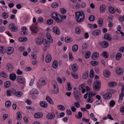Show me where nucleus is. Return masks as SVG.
I'll return each mask as SVG.
<instances>
[{
    "instance_id": "nucleus-46",
    "label": "nucleus",
    "mask_w": 124,
    "mask_h": 124,
    "mask_svg": "<svg viewBox=\"0 0 124 124\" xmlns=\"http://www.w3.org/2000/svg\"><path fill=\"white\" fill-rule=\"evenodd\" d=\"M5 52V50L4 47L1 46H0V53L4 54Z\"/></svg>"
},
{
    "instance_id": "nucleus-47",
    "label": "nucleus",
    "mask_w": 124,
    "mask_h": 124,
    "mask_svg": "<svg viewBox=\"0 0 124 124\" xmlns=\"http://www.w3.org/2000/svg\"><path fill=\"white\" fill-rule=\"evenodd\" d=\"M10 85V83L9 81H7L4 84V85L6 88L8 87Z\"/></svg>"
},
{
    "instance_id": "nucleus-2",
    "label": "nucleus",
    "mask_w": 124,
    "mask_h": 124,
    "mask_svg": "<svg viewBox=\"0 0 124 124\" xmlns=\"http://www.w3.org/2000/svg\"><path fill=\"white\" fill-rule=\"evenodd\" d=\"M76 19L78 22H82L85 18V16L82 12L78 11L75 13Z\"/></svg>"
},
{
    "instance_id": "nucleus-8",
    "label": "nucleus",
    "mask_w": 124,
    "mask_h": 124,
    "mask_svg": "<svg viewBox=\"0 0 124 124\" xmlns=\"http://www.w3.org/2000/svg\"><path fill=\"white\" fill-rule=\"evenodd\" d=\"M124 96V86H122L121 88V93L119 95V102L121 103L123 97Z\"/></svg>"
},
{
    "instance_id": "nucleus-28",
    "label": "nucleus",
    "mask_w": 124,
    "mask_h": 124,
    "mask_svg": "<svg viewBox=\"0 0 124 124\" xmlns=\"http://www.w3.org/2000/svg\"><path fill=\"white\" fill-rule=\"evenodd\" d=\"M103 21L102 18H100L98 20V23L99 26L101 27L103 25Z\"/></svg>"
},
{
    "instance_id": "nucleus-33",
    "label": "nucleus",
    "mask_w": 124,
    "mask_h": 124,
    "mask_svg": "<svg viewBox=\"0 0 124 124\" xmlns=\"http://www.w3.org/2000/svg\"><path fill=\"white\" fill-rule=\"evenodd\" d=\"M0 75L2 77L5 78H7L8 77L7 74L4 71H2L1 72Z\"/></svg>"
},
{
    "instance_id": "nucleus-35",
    "label": "nucleus",
    "mask_w": 124,
    "mask_h": 124,
    "mask_svg": "<svg viewBox=\"0 0 124 124\" xmlns=\"http://www.w3.org/2000/svg\"><path fill=\"white\" fill-rule=\"evenodd\" d=\"M88 72L86 71L84 73L83 75V78L84 79H86L88 78Z\"/></svg>"
},
{
    "instance_id": "nucleus-10",
    "label": "nucleus",
    "mask_w": 124,
    "mask_h": 124,
    "mask_svg": "<svg viewBox=\"0 0 124 124\" xmlns=\"http://www.w3.org/2000/svg\"><path fill=\"white\" fill-rule=\"evenodd\" d=\"M101 31L98 29L95 30L92 32V34L94 36H96L99 35L101 33Z\"/></svg>"
},
{
    "instance_id": "nucleus-52",
    "label": "nucleus",
    "mask_w": 124,
    "mask_h": 124,
    "mask_svg": "<svg viewBox=\"0 0 124 124\" xmlns=\"http://www.w3.org/2000/svg\"><path fill=\"white\" fill-rule=\"evenodd\" d=\"M90 54L91 52L90 51H88L86 52L85 54V58L86 59L90 57Z\"/></svg>"
},
{
    "instance_id": "nucleus-24",
    "label": "nucleus",
    "mask_w": 124,
    "mask_h": 124,
    "mask_svg": "<svg viewBox=\"0 0 124 124\" xmlns=\"http://www.w3.org/2000/svg\"><path fill=\"white\" fill-rule=\"evenodd\" d=\"M9 78L11 80L14 81L16 78V75L14 73H11L10 75Z\"/></svg>"
},
{
    "instance_id": "nucleus-44",
    "label": "nucleus",
    "mask_w": 124,
    "mask_h": 124,
    "mask_svg": "<svg viewBox=\"0 0 124 124\" xmlns=\"http://www.w3.org/2000/svg\"><path fill=\"white\" fill-rule=\"evenodd\" d=\"M117 85L116 83L115 82H110L109 83V85L111 87H114Z\"/></svg>"
},
{
    "instance_id": "nucleus-34",
    "label": "nucleus",
    "mask_w": 124,
    "mask_h": 124,
    "mask_svg": "<svg viewBox=\"0 0 124 124\" xmlns=\"http://www.w3.org/2000/svg\"><path fill=\"white\" fill-rule=\"evenodd\" d=\"M78 45L77 44L74 45L72 46V49L74 52H76L78 50Z\"/></svg>"
},
{
    "instance_id": "nucleus-5",
    "label": "nucleus",
    "mask_w": 124,
    "mask_h": 124,
    "mask_svg": "<svg viewBox=\"0 0 124 124\" xmlns=\"http://www.w3.org/2000/svg\"><path fill=\"white\" fill-rule=\"evenodd\" d=\"M73 93L75 99L79 102L80 100V98L81 96L80 91L77 90H76Z\"/></svg>"
},
{
    "instance_id": "nucleus-11",
    "label": "nucleus",
    "mask_w": 124,
    "mask_h": 124,
    "mask_svg": "<svg viewBox=\"0 0 124 124\" xmlns=\"http://www.w3.org/2000/svg\"><path fill=\"white\" fill-rule=\"evenodd\" d=\"M99 56V53L97 52L93 53L92 56V59L93 60H96L97 59Z\"/></svg>"
},
{
    "instance_id": "nucleus-9",
    "label": "nucleus",
    "mask_w": 124,
    "mask_h": 124,
    "mask_svg": "<svg viewBox=\"0 0 124 124\" xmlns=\"http://www.w3.org/2000/svg\"><path fill=\"white\" fill-rule=\"evenodd\" d=\"M6 68L10 72L14 70L13 66L10 63H8L7 64Z\"/></svg>"
},
{
    "instance_id": "nucleus-23",
    "label": "nucleus",
    "mask_w": 124,
    "mask_h": 124,
    "mask_svg": "<svg viewBox=\"0 0 124 124\" xmlns=\"http://www.w3.org/2000/svg\"><path fill=\"white\" fill-rule=\"evenodd\" d=\"M52 59L51 56V55L48 54L46 56V61L47 62H50Z\"/></svg>"
},
{
    "instance_id": "nucleus-49",
    "label": "nucleus",
    "mask_w": 124,
    "mask_h": 124,
    "mask_svg": "<svg viewBox=\"0 0 124 124\" xmlns=\"http://www.w3.org/2000/svg\"><path fill=\"white\" fill-rule=\"evenodd\" d=\"M57 108L58 109L61 110H64L65 108L63 105H60L57 106Z\"/></svg>"
},
{
    "instance_id": "nucleus-45",
    "label": "nucleus",
    "mask_w": 124,
    "mask_h": 124,
    "mask_svg": "<svg viewBox=\"0 0 124 124\" xmlns=\"http://www.w3.org/2000/svg\"><path fill=\"white\" fill-rule=\"evenodd\" d=\"M59 15L58 14V16L55 19L57 23H60L62 21V19L61 18L59 17Z\"/></svg>"
},
{
    "instance_id": "nucleus-22",
    "label": "nucleus",
    "mask_w": 124,
    "mask_h": 124,
    "mask_svg": "<svg viewBox=\"0 0 124 124\" xmlns=\"http://www.w3.org/2000/svg\"><path fill=\"white\" fill-rule=\"evenodd\" d=\"M40 105L41 107L44 108H46L47 106V103L44 101H40Z\"/></svg>"
},
{
    "instance_id": "nucleus-26",
    "label": "nucleus",
    "mask_w": 124,
    "mask_h": 124,
    "mask_svg": "<svg viewBox=\"0 0 124 124\" xmlns=\"http://www.w3.org/2000/svg\"><path fill=\"white\" fill-rule=\"evenodd\" d=\"M43 116V114L41 113H36L34 115V117L36 118H40L42 117Z\"/></svg>"
},
{
    "instance_id": "nucleus-43",
    "label": "nucleus",
    "mask_w": 124,
    "mask_h": 124,
    "mask_svg": "<svg viewBox=\"0 0 124 124\" xmlns=\"http://www.w3.org/2000/svg\"><path fill=\"white\" fill-rule=\"evenodd\" d=\"M46 100L47 101L51 104L53 105L54 104V103L53 101L52 100L49 96H48L46 98Z\"/></svg>"
},
{
    "instance_id": "nucleus-12",
    "label": "nucleus",
    "mask_w": 124,
    "mask_h": 124,
    "mask_svg": "<svg viewBox=\"0 0 124 124\" xmlns=\"http://www.w3.org/2000/svg\"><path fill=\"white\" fill-rule=\"evenodd\" d=\"M55 115L53 113H49L46 116V118L48 119L52 120L54 118Z\"/></svg>"
},
{
    "instance_id": "nucleus-42",
    "label": "nucleus",
    "mask_w": 124,
    "mask_h": 124,
    "mask_svg": "<svg viewBox=\"0 0 124 124\" xmlns=\"http://www.w3.org/2000/svg\"><path fill=\"white\" fill-rule=\"evenodd\" d=\"M59 5L57 2H55L53 3L51 5V7L53 8H55L59 7Z\"/></svg>"
},
{
    "instance_id": "nucleus-56",
    "label": "nucleus",
    "mask_w": 124,
    "mask_h": 124,
    "mask_svg": "<svg viewBox=\"0 0 124 124\" xmlns=\"http://www.w3.org/2000/svg\"><path fill=\"white\" fill-rule=\"evenodd\" d=\"M69 58L70 60L71 61H72L74 59L71 52H69Z\"/></svg>"
},
{
    "instance_id": "nucleus-37",
    "label": "nucleus",
    "mask_w": 124,
    "mask_h": 124,
    "mask_svg": "<svg viewBox=\"0 0 124 124\" xmlns=\"http://www.w3.org/2000/svg\"><path fill=\"white\" fill-rule=\"evenodd\" d=\"M58 14L57 12H53L51 14L52 17L55 19L58 16Z\"/></svg>"
},
{
    "instance_id": "nucleus-30",
    "label": "nucleus",
    "mask_w": 124,
    "mask_h": 124,
    "mask_svg": "<svg viewBox=\"0 0 124 124\" xmlns=\"http://www.w3.org/2000/svg\"><path fill=\"white\" fill-rule=\"evenodd\" d=\"M2 17L4 19H7L8 16V13L6 12H3L2 15Z\"/></svg>"
},
{
    "instance_id": "nucleus-60",
    "label": "nucleus",
    "mask_w": 124,
    "mask_h": 124,
    "mask_svg": "<svg viewBox=\"0 0 124 124\" xmlns=\"http://www.w3.org/2000/svg\"><path fill=\"white\" fill-rule=\"evenodd\" d=\"M31 56L34 59H36L37 57L35 53L34 52H32L31 54Z\"/></svg>"
},
{
    "instance_id": "nucleus-53",
    "label": "nucleus",
    "mask_w": 124,
    "mask_h": 124,
    "mask_svg": "<svg viewBox=\"0 0 124 124\" xmlns=\"http://www.w3.org/2000/svg\"><path fill=\"white\" fill-rule=\"evenodd\" d=\"M75 32L78 34H79L80 33L81 31L79 29V28L78 27H76L75 29Z\"/></svg>"
},
{
    "instance_id": "nucleus-61",
    "label": "nucleus",
    "mask_w": 124,
    "mask_h": 124,
    "mask_svg": "<svg viewBox=\"0 0 124 124\" xmlns=\"http://www.w3.org/2000/svg\"><path fill=\"white\" fill-rule=\"evenodd\" d=\"M96 94V93L95 92L91 91L89 93L88 97L93 96Z\"/></svg>"
},
{
    "instance_id": "nucleus-32",
    "label": "nucleus",
    "mask_w": 124,
    "mask_h": 124,
    "mask_svg": "<svg viewBox=\"0 0 124 124\" xmlns=\"http://www.w3.org/2000/svg\"><path fill=\"white\" fill-rule=\"evenodd\" d=\"M27 40V38L25 37H20L18 38L19 41L21 42L25 41Z\"/></svg>"
},
{
    "instance_id": "nucleus-48",
    "label": "nucleus",
    "mask_w": 124,
    "mask_h": 124,
    "mask_svg": "<svg viewBox=\"0 0 124 124\" xmlns=\"http://www.w3.org/2000/svg\"><path fill=\"white\" fill-rule=\"evenodd\" d=\"M11 105V103L10 101H7L5 103V106L7 108L9 107Z\"/></svg>"
},
{
    "instance_id": "nucleus-4",
    "label": "nucleus",
    "mask_w": 124,
    "mask_h": 124,
    "mask_svg": "<svg viewBox=\"0 0 124 124\" xmlns=\"http://www.w3.org/2000/svg\"><path fill=\"white\" fill-rule=\"evenodd\" d=\"M101 81L99 80H96L94 82L93 89L96 91H99L100 89Z\"/></svg>"
},
{
    "instance_id": "nucleus-31",
    "label": "nucleus",
    "mask_w": 124,
    "mask_h": 124,
    "mask_svg": "<svg viewBox=\"0 0 124 124\" xmlns=\"http://www.w3.org/2000/svg\"><path fill=\"white\" fill-rule=\"evenodd\" d=\"M58 62L57 61H54L53 62L52 67L54 69H56L58 67Z\"/></svg>"
},
{
    "instance_id": "nucleus-57",
    "label": "nucleus",
    "mask_w": 124,
    "mask_h": 124,
    "mask_svg": "<svg viewBox=\"0 0 124 124\" xmlns=\"http://www.w3.org/2000/svg\"><path fill=\"white\" fill-rule=\"evenodd\" d=\"M71 73L72 76L74 78L78 79V77L77 74L76 73L73 74V72H71Z\"/></svg>"
},
{
    "instance_id": "nucleus-63",
    "label": "nucleus",
    "mask_w": 124,
    "mask_h": 124,
    "mask_svg": "<svg viewBox=\"0 0 124 124\" xmlns=\"http://www.w3.org/2000/svg\"><path fill=\"white\" fill-rule=\"evenodd\" d=\"M89 98L87 100V102H92L93 101V99L91 97H89Z\"/></svg>"
},
{
    "instance_id": "nucleus-55",
    "label": "nucleus",
    "mask_w": 124,
    "mask_h": 124,
    "mask_svg": "<svg viewBox=\"0 0 124 124\" xmlns=\"http://www.w3.org/2000/svg\"><path fill=\"white\" fill-rule=\"evenodd\" d=\"M95 19V17L93 15H91L88 18L89 20L91 21H93Z\"/></svg>"
},
{
    "instance_id": "nucleus-51",
    "label": "nucleus",
    "mask_w": 124,
    "mask_h": 124,
    "mask_svg": "<svg viewBox=\"0 0 124 124\" xmlns=\"http://www.w3.org/2000/svg\"><path fill=\"white\" fill-rule=\"evenodd\" d=\"M90 63L91 65L94 66H97L99 64L98 62L95 61H92Z\"/></svg>"
},
{
    "instance_id": "nucleus-41",
    "label": "nucleus",
    "mask_w": 124,
    "mask_h": 124,
    "mask_svg": "<svg viewBox=\"0 0 124 124\" xmlns=\"http://www.w3.org/2000/svg\"><path fill=\"white\" fill-rule=\"evenodd\" d=\"M39 93V92L37 89H33L30 92V94H38Z\"/></svg>"
},
{
    "instance_id": "nucleus-6",
    "label": "nucleus",
    "mask_w": 124,
    "mask_h": 124,
    "mask_svg": "<svg viewBox=\"0 0 124 124\" xmlns=\"http://www.w3.org/2000/svg\"><path fill=\"white\" fill-rule=\"evenodd\" d=\"M99 45L103 48L107 47L109 45L108 43L106 41H104L99 42Z\"/></svg>"
},
{
    "instance_id": "nucleus-1",
    "label": "nucleus",
    "mask_w": 124,
    "mask_h": 124,
    "mask_svg": "<svg viewBox=\"0 0 124 124\" xmlns=\"http://www.w3.org/2000/svg\"><path fill=\"white\" fill-rule=\"evenodd\" d=\"M35 40L36 44L38 45H40L43 43L44 46L43 50L44 51H46L47 48L49 46L50 44L49 42L46 40H45L43 37H37L35 38Z\"/></svg>"
},
{
    "instance_id": "nucleus-19",
    "label": "nucleus",
    "mask_w": 124,
    "mask_h": 124,
    "mask_svg": "<svg viewBox=\"0 0 124 124\" xmlns=\"http://www.w3.org/2000/svg\"><path fill=\"white\" fill-rule=\"evenodd\" d=\"M116 70V73L119 75H122L123 73V70L119 67H117Z\"/></svg>"
},
{
    "instance_id": "nucleus-27",
    "label": "nucleus",
    "mask_w": 124,
    "mask_h": 124,
    "mask_svg": "<svg viewBox=\"0 0 124 124\" xmlns=\"http://www.w3.org/2000/svg\"><path fill=\"white\" fill-rule=\"evenodd\" d=\"M106 6L104 4H103L100 6V11L101 13L104 12Z\"/></svg>"
},
{
    "instance_id": "nucleus-16",
    "label": "nucleus",
    "mask_w": 124,
    "mask_h": 124,
    "mask_svg": "<svg viewBox=\"0 0 124 124\" xmlns=\"http://www.w3.org/2000/svg\"><path fill=\"white\" fill-rule=\"evenodd\" d=\"M103 74L105 77L108 78L110 76V73L108 70H105L103 71Z\"/></svg>"
},
{
    "instance_id": "nucleus-29",
    "label": "nucleus",
    "mask_w": 124,
    "mask_h": 124,
    "mask_svg": "<svg viewBox=\"0 0 124 124\" xmlns=\"http://www.w3.org/2000/svg\"><path fill=\"white\" fill-rule=\"evenodd\" d=\"M102 55L104 57L106 58H108V54L107 52L105 51H103L102 54Z\"/></svg>"
},
{
    "instance_id": "nucleus-40",
    "label": "nucleus",
    "mask_w": 124,
    "mask_h": 124,
    "mask_svg": "<svg viewBox=\"0 0 124 124\" xmlns=\"http://www.w3.org/2000/svg\"><path fill=\"white\" fill-rule=\"evenodd\" d=\"M17 80L18 82L21 84H23L24 83V80L22 77H18Z\"/></svg>"
},
{
    "instance_id": "nucleus-13",
    "label": "nucleus",
    "mask_w": 124,
    "mask_h": 124,
    "mask_svg": "<svg viewBox=\"0 0 124 124\" xmlns=\"http://www.w3.org/2000/svg\"><path fill=\"white\" fill-rule=\"evenodd\" d=\"M11 26V31L13 32H16L17 30V28L16 26H15L14 24L11 23L9 25V27Z\"/></svg>"
},
{
    "instance_id": "nucleus-7",
    "label": "nucleus",
    "mask_w": 124,
    "mask_h": 124,
    "mask_svg": "<svg viewBox=\"0 0 124 124\" xmlns=\"http://www.w3.org/2000/svg\"><path fill=\"white\" fill-rule=\"evenodd\" d=\"M30 30L34 33H36L38 31V30L37 27L34 25H32L30 28Z\"/></svg>"
},
{
    "instance_id": "nucleus-18",
    "label": "nucleus",
    "mask_w": 124,
    "mask_h": 124,
    "mask_svg": "<svg viewBox=\"0 0 124 124\" xmlns=\"http://www.w3.org/2000/svg\"><path fill=\"white\" fill-rule=\"evenodd\" d=\"M104 38L105 39L109 41H112V38L110 37V35L108 33L105 34Z\"/></svg>"
},
{
    "instance_id": "nucleus-20",
    "label": "nucleus",
    "mask_w": 124,
    "mask_h": 124,
    "mask_svg": "<svg viewBox=\"0 0 124 124\" xmlns=\"http://www.w3.org/2000/svg\"><path fill=\"white\" fill-rule=\"evenodd\" d=\"M7 54L10 55L13 53L14 51V48L12 47H9L7 48Z\"/></svg>"
},
{
    "instance_id": "nucleus-3",
    "label": "nucleus",
    "mask_w": 124,
    "mask_h": 124,
    "mask_svg": "<svg viewBox=\"0 0 124 124\" xmlns=\"http://www.w3.org/2000/svg\"><path fill=\"white\" fill-rule=\"evenodd\" d=\"M46 82L47 80L46 78H42L39 79L38 82L37 83V85L38 87L40 88L46 85Z\"/></svg>"
},
{
    "instance_id": "nucleus-59",
    "label": "nucleus",
    "mask_w": 124,
    "mask_h": 124,
    "mask_svg": "<svg viewBox=\"0 0 124 124\" xmlns=\"http://www.w3.org/2000/svg\"><path fill=\"white\" fill-rule=\"evenodd\" d=\"M71 84L70 82H68L67 83L68 89V91H70L72 89V87L71 86Z\"/></svg>"
},
{
    "instance_id": "nucleus-64",
    "label": "nucleus",
    "mask_w": 124,
    "mask_h": 124,
    "mask_svg": "<svg viewBox=\"0 0 124 124\" xmlns=\"http://www.w3.org/2000/svg\"><path fill=\"white\" fill-rule=\"evenodd\" d=\"M60 9L63 14H65L67 12L66 10L63 8H61Z\"/></svg>"
},
{
    "instance_id": "nucleus-54",
    "label": "nucleus",
    "mask_w": 124,
    "mask_h": 124,
    "mask_svg": "<svg viewBox=\"0 0 124 124\" xmlns=\"http://www.w3.org/2000/svg\"><path fill=\"white\" fill-rule=\"evenodd\" d=\"M94 76V73L93 69L90 70V77L91 78H93Z\"/></svg>"
},
{
    "instance_id": "nucleus-36",
    "label": "nucleus",
    "mask_w": 124,
    "mask_h": 124,
    "mask_svg": "<svg viewBox=\"0 0 124 124\" xmlns=\"http://www.w3.org/2000/svg\"><path fill=\"white\" fill-rule=\"evenodd\" d=\"M122 56V54L120 53H117L116 55V60H119L121 58Z\"/></svg>"
},
{
    "instance_id": "nucleus-15",
    "label": "nucleus",
    "mask_w": 124,
    "mask_h": 124,
    "mask_svg": "<svg viewBox=\"0 0 124 124\" xmlns=\"http://www.w3.org/2000/svg\"><path fill=\"white\" fill-rule=\"evenodd\" d=\"M52 31L53 32L57 35L60 33V31L58 28L57 27H54L52 28Z\"/></svg>"
},
{
    "instance_id": "nucleus-50",
    "label": "nucleus",
    "mask_w": 124,
    "mask_h": 124,
    "mask_svg": "<svg viewBox=\"0 0 124 124\" xmlns=\"http://www.w3.org/2000/svg\"><path fill=\"white\" fill-rule=\"evenodd\" d=\"M53 20L52 19H50L47 20L46 23L48 25H50L53 24Z\"/></svg>"
},
{
    "instance_id": "nucleus-21",
    "label": "nucleus",
    "mask_w": 124,
    "mask_h": 124,
    "mask_svg": "<svg viewBox=\"0 0 124 124\" xmlns=\"http://www.w3.org/2000/svg\"><path fill=\"white\" fill-rule=\"evenodd\" d=\"M46 36L47 39L49 40L48 42L50 43H52L53 42V40L51 37V35L48 32H46Z\"/></svg>"
},
{
    "instance_id": "nucleus-62",
    "label": "nucleus",
    "mask_w": 124,
    "mask_h": 124,
    "mask_svg": "<svg viewBox=\"0 0 124 124\" xmlns=\"http://www.w3.org/2000/svg\"><path fill=\"white\" fill-rule=\"evenodd\" d=\"M110 106L111 107H113L115 104V101L114 100H112L109 102Z\"/></svg>"
},
{
    "instance_id": "nucleus-17",
    "label": "nucleus",
    "mask_w": 124,
    "mask_h": 124,
    "mask_svg": "<svg viewBox=\"0 0 124 124\" xmlns=\"http://www.w3.org/2000/svg\"><path fill=\"white\" fill-rule=\"evenodd\" d=\"M54 90L55 93H59V90L56 82L54 81L53 85Z\"/></svg>"
},
{
    "instance_id": "nucleus-38",
    "label": "nucleus",
    "mask_w": 124,
    "mask_h": 124,
    "mask_svg": "<svg viewBox=\"0 0 124 124\" xmlns=\"http://www.w3.org/2000/svg\"><path fill=\"white\" fill-rule=\"evenodd\" d=\"M65 41L67 43L70 42L72 41V39L70 37H68L65 38Z\"/></svg>"
},
{
    "instance_id": "nucleus-14",
    "label": "nucleus",
    "mask_w": 124,
    "mask_h": 124,
    "mask_svg": "<svg viewBox=\"0 0 124 124\" xmlns=\"http://www.w3.org/2000/svg\"><path fill=\"white\" fill-rule=\"evenodd\" d=\"M103 98L105 100L110 99L112 97V95L110 94L109 93H105L103 95Z\"/></svg>"
},
{
    "instance_id": "nucleus-58",
    "label": "nucleus",
    "mask_w": 124,
    "mask_h": 124,
    "mask_svg": "<svg viewBox=\"0 0 124 124\" xmlns=\"http://www.w3.org/2000/svg\"><path fill=\"white\" fill-rule=\"evenodd\" d=\"M22 94V93L21 91H18L16 93V95L18 97H21Z\"/></svg>"
},
{
    "instance_id": "nucleus-25",
    "label": "nucleus",
    "mask_w": 124,
    "mask_h": 124,
    "mask_svg": "<svg viewBox=\"0 0 124 124\" xmlns=\"http://www.w3.org/2000/svg\"><path fill=\"white\" fill-rule=\"evenodd\" d=\"M71 68L73 71L75 72L78 70V68L77 67V64H74L72 65Z\"/></svg>"
},
{
    "instance_id": "nucleus-39",
    "label": "nucleus",
    "mask_w": 124,
    "mask_h": 124,
    "mask_svg": "<svg viewBox=\"0 0 124 124\" xmlns=\"http://www.w3.org/2000/svg\"><path fill=\"white\" fill-rule=\"evenodd\" d=\"M109 12L112 14L114 13L115 12V10H114V8L111 6L109 7Z\"/></svg>"
}]
</instances>
